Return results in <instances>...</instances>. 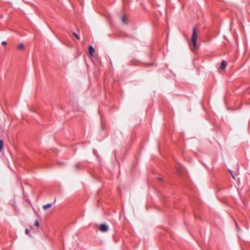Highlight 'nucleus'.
<instances>
[{
  "label": "nucleus",
  "mask_w": 250,
  "mask_h": 250,
  "mask_svg": "<svg viewBox=\"0 0 250 250\" xmlns=\"http://www.w3.org/2000/svg\"><path fill=\"white\" fill-rule=\"evenodd\" d=\"M197 37H198V32H197L196 28H194L193 29L192 35L191 39V42L193 44L192 50L196 49L197 48L196 41H197Z\"/></svg>",
  "instance_id": "obj_1"
},
{
  "label": "nucleus",
  "mask_w": 250,
  "mask_h": 250,
  "mask_svg": "<svg viewBox=\"0 0 250 250\" xmlns=\"http://www.w3.org/2000/svg\"><path fill=\"white\" fill-rule=\"evenodd\" d=\"M99 229L101 231L105 232L108 231V227L107 225H106L105 224H102L100 225V227L99 228Z\"/></svg>",
  "instance_id": "obj_2"
},
{
  "label": "nucleus",
  "mask_w": 250,
  "mask_h": 250,
  "mask_svg": "<svg viewBox=\"0 0 250 250\" xmlns=\"http://www.w3.org/2000/svg\"><path fill=\"white\" fill-rule=\"evenodd\" d=\"M227 65V62L223 60V61H222V62H221V64L220 65L219 68L221 70H225Z\"/></svg>",
  "instance_id": "obj_3"
},
{
  "label": "nucleus",
  "mask_w": 250,
  "mask_h": 250,
  "mask_svg": "<svg viewBox=\"0 0 250 250\" xmlns=\"http://www.w3.org/2000/svg\"><path fill=\"white\" fill-rule=\"evenodd\" d=\"M94 51L95 50L92 46H90L89 47V53L90 56H93Z\"/></svg>",
  "instance_id": "obj_4"
},
{
  "label": "nucleus",
  "mask_w": 250,
  "mask_h": 250,
  "mask_svg": "<svg viewBox=\"0 0 250 250\" xmlns=\"http://www.w3.org/2000/svg\"><path fill=\"white\" fill-rule=\"evenodd\" d=\"M52 204L50 203L43 206L42 208L44 210H46L48 208H50Z\"/></svg>",
  "instance_id": "obj_5"
},
{
  "label": "nucleus",
  "mask_w": 250,
  "mask_h": 250,
  "mask_svg": "<svg viewBox=\"0 0 250 250\" xmlns=\"http://www.w3.org/2000/svg\"><path fill=\"white\" fill-rule=\"evenodd\" d=\"M126 20H127V17L125 15L123 16V17L121 18L122 22L124 24L126 23Z\"/></svg>",
  "instance_id": "obj_6"
},
{
  "label": "nucleus",
  "mask_w": 250,
  "mask_h": 250,
  "mask_svg": "<svg viewBox=\"0 0 250 250\" xmlns=\"http://www.w3.org/2000/svg\"><path fill=\"white\" fill-rule=\"evenodd\" d=\"M18 49L20 50H24V45L23 43H21L18 46Z\"/></svg>",
  "instance_id": "obj_7"
},
{
  "label": "nucleus",
  "mask_w": 250,
  "mask_h": 250,
  "mask_svg": "<svg viewBox=\"0 0 250 250\" xmlns=\"http://www.w3.org/2000/svg\"><path fill=\"white\" fill-rule=\"evenodd\" d=\"M3 141L2 140H0V151H1L3 148Z\"/></svg>",
  "instance_id": "obj_8"
},
{
  "label": "nucleus",
  "mask_w": 250,
  "mask_h": 250,
  "mask_svg": "<svg viewBox=\"0 0 250 250\" xmlns=\"http://www.w3.org/2000/svg\"><path fill=\"white\" fill-rule=\"evenodd\" d=\"M73 34L76 37V38L77 39L80 40V37H79V36L78 34H77L76 33H75L74 32L73 33Z\"/></svg>",
  "instance_id": "obj_9"
},
{
  "label": "nucleus",
  "mask_w": 250,
  "mask_h": 250,
  "mask_svg": "<svg viewBox=\"0 0 250 250\" xmlns=\"http://www.w3.org/2000/svg\"><path fill=\"white\" fill-rule=\"evenodd\" d=\"M229 172H230V173L231 174V176L232 177V178L235 179V175L234 174H233V172L230 170H229Z\"/></svg>",
  "instance_id": "obj_10"
},
{
  "label": "nucleus",
  "mask_w": 250,
  "mask_h": 250,
  "mask_svg": "<svg viewBox=\"0 0 250 250\" xmlns=\"http://www.w3.org/2000/svg\"><path fill=\"white\" fill-rule=\"evenodd\" d=\"M34 225L36 227H38L39 225V223L38 220H36L34 222Z\"/></svg>",
  "instance_id": "obj_11"
},
{
  "label": "nucleus",
  "mask_w": 250,
  "mask_h": 250,
  "mask_svg": "<svg viewBox=\"0 0 250 250\" xmlns=\"http://www.w3.org/2000/svg\"><path fill=\"white\" fill-rule=\"evenodd\" d=\"M1 44L3 45H6L7 44V43L5 41H3L2 42H1Z\"/></svg>",
  "instance_id": "obj_12"
},
{
  "label": "nucleus",
  "mask_w": 250,
  "mask_h": 250,
  "mask_svg": "<svg viewBox=\"0 0 250 250\" xmlns=\"http://www.w3.org/2000/svg\"><path fill=\"white\" fill-rule=\"evenodd\" d=\"M25 232L26 234H29V230L27 229H25Z\"/></svg>",
  "instance_id": "obj_13"
},
{
  "label": "nucleus",
  "mask_w": 250,
  "mask_h": 250,
  "mask_svg": "<svg viewBox=\"0 0 250 250\" xmlns=\"http://www.w3.org/2000/svg\"><path fill=\"white\" fill-rule=\"evenodd\" d=\"M158 180L161 181V180H162V179L159 178H158Z\"/></svg>",
  "instance_id": "obj_14"
}]
</instances>
